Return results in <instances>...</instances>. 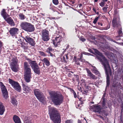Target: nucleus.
Listing matches in <instances>:
<instances>
[{
	"label": "nucleus",
	"mask_w": 123,
	"mask_h": 123,
	"mask_svg": "<svg viewBox=\"0 0 123 123\" xmlns=\"http://www.w3.org/2000/svg\"><path fill=\"white\" fill-rule=\"evenodd\" d=\"M121 121H122V119L121 118Z\"/></svg>",
	"instance_id": "nucleus-55"
},
{
	"label": "nucleus",
	"mask_w": 123,
	"mask_h": 123,
	"mask_svg": "<svg viewBox=\"0 0 123 123\" xmlns=\"http://www.w3.org/2000/svg\"><path fill=\"white\" fill-rule=\"evenodd\" d=\"M73 121L71 120H67L65 122V123H73Z\"/></svg>",
	"instance_id": "nucleus-35"
},
{
	"label": "nucleus",
	"mask_w": 123,
	"mask_h": 123,
	"mask_svg": "<svg viewBox=\"0 0 123 123\" xmlns=\"http://www.w3.org/2000/svg\"><path fill=\"white\" fill-rule=\"evenodd\" d=\"M84 120L83 121H84L86 123H87V121H86V119H85V118H84Z\"/></svg>",
	"instance_id": "nucleus-43"
},
{
	"label": "nucleus",
	"mask_w": 123,
	"mask_h": 123,
	"mask_svg": "<svg viewBox=\"0 0 123 123\" xmlns=\"http://www.w3.org/2000/svg\"><path fill=\"white\" fill-rule=\"evenodd\" d=\"M101 26H102V24H101Z\"/></svg>",
	"instance_id": "nucleus-58"
},
{
	"label": "nucleus",
	"mask_w": 123,
	"mask_h": 123,
	"mask_svg": "<svg viewBox=\"0 0 123 123\" xmlns=\"http://www.w3.org/2000/svg\"><path fill=\"white\" fill-rule=\"evenodd\" d=\"M24 67L25 70L24 79L26 82H29L30 81L31 77V70L27 62L24 63Z\"/></svg>",
	"instance_id": "nucleus-4"
},
{
	"label": "nucleus",
	"mask_w": 123,
	"mask_h": 123,
	"mask_svg": "<svg viewBox=\"0 0 123 123\" xmlns=\"http://www.w3.org/2000/svg\"><path fill=\"white\" fill-rule=\"evenodd\" d=\"M78 107H79L80 106V105H78Z\"/></svg>",
	"instance_id": "nucleus-53"
},
{
	"label": "nucleus",
	"mask_w": 123,
	"mask_h": 123,
	"mask_svg": "<svg viewBox=\"0 0 123 123\" xmlns=\"http://www.w3.org/2000/svg\"><path fill=\"white\" fill-rule=\"evenodd\" d=\"M49 113L50 118L55 123H60V116L57 110L54 107H50L49 109Z\"/></svg>",
	"instance_id": "nucleus-2"
},
{
	"label": "nucleus",
	"mask_w": 123,
	"mask_h": 123,
	"mask_svg": "<svg viewBox=\"0 0 123 123\" xmlns=\"http://www.w3.org/2000/svg\"><path fill=\"white\" fill-rule=\"evenodd\" d=\"M39 53L40 55H42L44 56H45V54L43 52L40 51Z\"/></svg>",
	"instance_id": "nucleus-38"
},
{
	"label": "nucleus",
	"mask_w": 123,
	"mask_h": 123,
	"mask_svg": "<svg viewBox=\"0 0 123 123\" xmlns=\"http://www.w3.org/2000/svg\"><path fill=\"white\" fill-rule=\"evenodd\" d=\"M63 38L61 36L57 35L55 37V39L53 41V43L54 47H56L60 46V42L62 40Z\"/></svg>",
	"instance_id": "nucleus-8"
},
{
	"label": "nucleus",
	"mask_w": 123,
	"mask_h": 123,
	"mask_svg": "<svg viewBox=\"0 0 123 123\" xmlns=\"http://www.w3.org/2000/svg\"><path fill=\"white\" fill-rule=\"evenodd\" d=\"M1 15L4 19H5L6 18L9 17V16L6 12L5 10L4 9H3L1 11Z\"/></svg>",
	"instance_id": "nucleus-19"
},
{
	"label": "nucleus",
	"mask_w": 123,
	"mask_h": 123,
	"mask_svg": "<svg viewBox=\"0 0 123 123\" xmlns=\"http://www.w3.org/2000/svg\"><path fill=\"white\" fill-rule=\"evenodd\" d=\"M92 71L96 75L98 74L99 73V72L97 70L96 68L95 67L94 68Z\"/></svg>",
	"instance_id": "nucleus-29"
},
{
	"label": "nucleus",
	"mask_w": 123,
	"mask_h": 123,
	"mask_svg": "<svg viewBox=\"0 0 123 123\" xmlns=\"http://www.w3.org/2000/svg\"><path fill=\"white\" fill-rule=\"evenodd\" d=\"M25 39L26 41L29 43L31 45L34 46L35 45V42L34 41V40L29 37L27 36L25 38Z\"/></svg>",
	"instance_id": "nucleus-12"
},
{
	"label": "nucleus",
	"mask_w": 123,
	"mask_h": 123,
	"mask_svg": "<svg viewBox=\"0 0 123 123\" xmlns=\"http://www.w3.org/2000/svg\"><path fill=\"white\" fill-rule=\"evenodd\" d=\"M43 61L44 62L47 66H49L50 65V64L49 61L46 58H44L43 59Z\"/></svg>",
	"instance_id": "nucleus-24"
},
{
	"label": "nucleus",
	"mask_w": 123,
	"mask_h": 123,
	"mask_svg": "<svg viewBox=\"0 0 123 123\" xmlns=\"http://www.w3.org/2000/svg\"><path fill=\"white\" fill-rule=\"evenodd\" d=\"M93 11L95 12H96V9L94 8H93Z\"/></svg>",
	"instance_id": "nucleus-45"
},
{
	"label": "nucleus",
	"mask_w": 123,
	"mask_h": 123,
	"mask_svg": "<svg viewBox=\"0 0 123 123\" xmlns=\"http://www.w3.org/2000/svg\"><path fill=\"white\" fill-rule=\"evenodd\" d=\"M34 93L40 102H43L44 100V97L43 94L37 89L34 91Z\"/></svg>",
	"instance_id": "nucleus-7"
},
{
	"label": "nucleus",
	"mask_w": 123,
	"mask_h": 123,
	"mask_svg": "<svg viewBox=\"0 0 123 123\" xmlns=\"http://www.w3.org/2000/svg\"><path fill=\"white\" fill-rule=\"evenodd\" d=\"M4 19L10 25L13 26L15 24L13 21L11 17L6 18L5 19Z\"/></svg>",
	"instance_id": "nucleus-18"
},
{
	"label": "nucleus",
	"mask_w": 123,
	"mask_h": 123,
	"mask_svg": "<svg viewBox=\"0 0 123 123\" xmlns=\"http://www.w3.org/2000/svg\"><path fill=\"white\" fill-rule=\"evenodd\" d=\"M53 3L55 5H57L58 3V0H53Z\"/></svg>",
	"instance_id": "nucleus-33"
},
{
	"label": "nucleus",
	"mask_w": 123,
	"mask_h": 123,
	"mask_svg": "<svg viewBox=\"0 0 123 123\" xmlns=\"http://www.w3.org/2000/svg\"><path fill=\"white\" fill-rule=\"evenodd\" d=\"M34 72L37 74H39L40 73V68L38 66L32 69Z\"/></svg>",
	"instance_id": "nucleus-22"
},
{
	"label": "nucleus",
	"mask_w": 123,
	"mask_h": 123,
	"mask_svg": "<svg viewBox=\"0 0 123 123\" xmlns=\"http://www.w3.org/2000/svg\"><path fill=\"white\" fill-rule=\"evenodd\" d=\"M19 29L13 27L11 28L9 30V32L12 36H15L18 34Z\"/></svg>",
	"instance_id": "nucleus-11"
},
{
	"label": "nucleus",
	"mask_w": 123,
	"mask_h": 123,
	"mask_svg": "<svg viewBox=\"0 0 123 123\" xmlns=\"http://www.w3.org/2000/svg\"><path fill=\"white\" fill-rule=\"evenodd\" d=\"M122 30H119L118 31V33L120 35L121 33H122Z\"/></svg>",
	"instance_id": "nucleus-41"
},
{
	"label": "nucleus",
	"mask_w": 123,
	"mask_h": 123,
	"mask_svg": "<svg viewBox=\"0 0 123 123\" xmlns=\"http://www.w3.org/2000/svg\"><path fill=\"white\" fill-rule=\"evenodd\" d=\"M0 86L4 98L5 99H6L8 97L7 90L5 86L1 82H0Z\"/></svg>",
	"instance_id": "nucleus-9"
},
{
	"label": "nucleus",
	"mask_w": 123,
	"mask_h": 123,
	"mask_svg": "<svg viewBox=\"0 0 123 123\" xmlns=\"http://www.w3.org/2000/svg\"><path fill=\"white\" fill-rule=\"evenodd\" d=\"M73 94L74 97L75 98H76L77 97L76 94V93L74 92H73Z\"/></svg>",
	"instance_id": "nucleus-40"
},
{
	"label": "nucleus",
	"mask_w": 123,
	"mask_h": 123,
	"mask_svg": "<svg viewBox=\"0 0 123 123\" xmlns=\"http://www.w3.org/2000/svg\"><path fill=\"white\" fill-rule=\"evenodd\" d=\"M28 26L26 31L29 32L33 31L35 30V28L33 25L29 23Z\"/></svg>",
	"instance_id": "nucleus-17"
},
{
	"label": "nucleus",
	"mask_w": 123,
	"mask_h": 123,
	"mask_svg": "<svg viewBox=\"0 0 123 123\" xmlns=\"http://www.w3.org/2000/svg\"><path fill=\"white\" fill-rule=\"evenodd\" d=\"M108 0H103V1L105 2H106Z\"/></svg>",
	"instance_id": "nucleus-49"
},
{
	"label": "nucleus",
	"mask_w": 123,
	"mask_h": 123,
	"mask_svg": "<svg viewBox=\"0 0 123 123\" xmlns=\"http://www.w3.org/2000/svg\"><path fill=\"white\" fill-rule=\"evenodd\" d=\"M81 83L84 86H85V81L84 80H81Z\"/></svg>",
	"instance_id": "nucleus-37"
},
{
	"label": "nucleus",
	"mask_w": 123,
	"mask_h": 123,
	"mask_svg": "<svg viewBox=\"0 0 123 123\" xmlns=\"http://www.w3.org/2000/svg\"><path fill=\"white\" fill-rule=\"evenodd\" d=\"M68 54H66L65 56H63L61 57V61L63 62H65L66 61V60L65 59V58H66V59L67 60L68 59Z\"/></svg>",
	"instance_id": "nucleus-25"
},
{
	"label": "nucleus",
	"mask_w": 123,
	"mask_h": 123,
	"mask_svg": "<svg viewBox=\"0 0 123 123\" xmlns=\"http://www.w3.org/2000/svg\"><path fill=\"white\" fill-rule=\"evenodd\" d=\"M66 49H65V50H64L63 52H62V55H63L64 54V53L65 52V51H66Z\"/></svg>",
	"instance_id": "nucleus-46"
},
{
	"label": "nucleus",
	"mask_w": 123,
	"mask_h": 123,
	"mask_svg": "<svg viewBox=\"0 0 123 123\" xmlns=\"http://www.w3.org/2000/svg\"><path fill=\"white\" fill-rule=\"evenodd\" d=\"M5 110V109L4 106L0 102V115H3Z\"/></svg>",
	"instance_id": "nucleus-20"
},
{
	"label": "nucleus",
	"mask_w": 123,
	"mask_h": 123,
	"mask_svg": "<svg viewBox=\"0 0 123 123\" xmlns=\"http://www.w3.org/2000/svg\"><path fill=\"white\" fill-rule=\"evenodd\" d=\"M98 0H94V1L95 2H97Z\"/></svg>",
	"instance_id": "nucleus-52"
},
{
	"label": "nucleus",
	"mask_w": 123,
	"mask_h": 123,
	"mask_svg": "<svg viewBox=\"0 0 123 123\" xmlns=\"http://www.w3.org/2000/svg\"><path fill=\"white\" fill-rule=\"evenodd\" d=\"M78 123H82L81 121L80 120H78Z\"/></svg>",
	"instance_id": "nucleus-44"
},
{
	"label": "nucleus",
	"mask_w": 123,
	"mask_h": 123,
	"mask_svg": "<svg viewBox=\"0 0 123 123\" xmlns=\"http://www.w3.org/2000/svg\"><path fill=\"white\" fill-rule=\"evenodd\" d=\"M80 39L83 42L84 41H85V40H86L85 39V38H82V37L80 38Z\"/></svg>",
	"instance_id": "nucleus-39"
},
{
	"label": "nucleus",
	"mask_w": 123,
	"mask_h": 123,
	"mask_svg": "<svg viewBox=\"0 0 123 123\" xmlns=\"http://www.w3.org/2000/svg\"><path fill=\"white\" fill-rule=\"evenodd\" d=\"M20 44L21 45L22 47H23V46H22L23 43H20Z\"/></svg>",
	"instance_id": "nucleus-50"
},
{
	"label": "nucleus",
	"mask_w": 123,
	"mask_h": 123,
	"mask_svg": "<svg viewBox=\"0 0 123 123\" xmlns=\"http://www.w3.org/2000/svg\"><path fill=\"white\" fill-rule=\"evenodd\" d=\"M105 2H102L100 3H99V5L100 6L102 7L104 6L105 5Z\"/></svg>",
	"instance_id": "nucleus-34"
},
{
	"label": "nucleus",
	"mask_w": 123,
	"mask_h": 123,
	"mask_svg": "<svg viewBox=\"0 0 123 123\" xmlns=\"http://www.w3.org/2000/svg\"><path fill=\"white\" fill-rule=\"evenodd\" d=\"M49 93L52 101L55 105H59L62 103L63 98L62 95H60L54 91Z\"/></svg>",
	"instance_id": "nucleus-3"
},
{
	"label": "nucleus",
	"mask_w": 123,
	"mask_h": 123,
	"mask_svg": "<svg viewBox=\"0 0 123 123\" xmlns=\"http://www.w3.org/2000/svg\"><path fill=\"white\" fill-rule=\"evenodd\" d=\"M24 122L25 123H31V119H28L27 118L24 120Z\"/></svg>",
	"instance_id": "nucleus-28"
},
{
	"label": "nucleus",
	"mask_w": 123,
	"mask_h": 123,
	"mask_svg": "<svg viewBox=\"0 0 123 123\" xmlns=\"http://www.w3.org/2000/svg\"><path fill=\"white\" fill-rule=\"evenodd\" d=\"M110 84V80H107V86H109Z\"/></svg>",
	"instance_id": "nucleus-42"
},
{
	"label": "nucleus",
	"mask_w": 123,
	"mask_h": 123,
	"mask_svg": "<svg viewBox=\"0 0 123 123\" xmlns=\"http://www.w3.org/2000/svg\"><path fill=\"white\" fill-rule=\"evenodd\" d=\"M27 59L28 61V62L32 69H33L34 68L38 66L37 64L36 63V61H31L29 59Z\"/></svg>",
	"instance_id": "nucleus-15"
},
{
	"label": "nucleus",
	"mask_w": 123,
	"mask_h": 123,
	"mask_svg": "<svg viewBox=\"0 0 123 123\" xmlns=\"http://www.w3.org/2000/svg\"><path fill=\"white\" fill-rule=\"evenodd\" d=\"M52 49L51 47H49L47 49L46 52L48 53H50V52L52 51Z\"/></svg>",
	"instance_id": "nucleus-31"
},
{
	"label": "nucleus",
	"mask_w": 123,
	"mask_h": 123,
	"mask_svg": "<svg viewBox=\"0 0 123 123\" xmlns=\"http://www.w3.org/2000/svg\"><path fill=\"white\" fill-rule=\"evenodd\" d=\"M23 90L26 92H28L30 90L28 86H25L24 84H23Z\"/></svg>",
	"instance_id": "nucleus-23"
},
{
	"label": "nucleus",
	"mask_w": 123,
	"mask_h": 123,
	"mask_svg": "<svg viewBox=\"0 0 123 123\" xmlns=\"http://www.w3.org/2000/svg\"><path fill=\"white\" fill-rule=\"evenodd\" d=\"M13 119L15 123H21L20 119L17 116H14Z\"/></svg>",
	"instance_id": "nucleus-21"
},
{
	"label": "nucleus",
	"mask_w": 123,
	"mask_h": 123,
	"mask_svg": "<svg viewBox=\"0 0 123 123\" xmlns=\"http://www.w3.org/2000/svg\"><path fill=\"white\" fill-rule=\"evenodd\" d=\"M86 70L87 73V75L90 78H92L93 79H96L97 77L95 75H93L88 69L86 68Z\"/></svg>",
	"instance_id": "nucleus-16"
},
{
	"label": "nucleus",
	"mask_w": 123,
	"mask_h": 123,
	"mask_svg": "<svg viewBox=\"0 0 123 123\" xmlns=\"http://www.w3.org/2000/svg\"><path fill=\"white\" fill-rule=\"evenodd\" d=\"M79 7H81L82 6V5L81 4H80L79 5Z\"/></svg>",
	"instance_id": "nucleus-48"
},
{
	"label": "nucleus",
	"mask_w": 123,
	"mask_h": 123,
	"mask_svg": "<svg viewBox=\"0 0 123 123\" xmlns=\"http://www.w3.org/2000/svg\"><path fill=\"white\" fill-rule=\"evenodd\" d=\"M93 111L96 112L100 113L101 112V107L100 105H93L91 106Z\"/></svg>",
	"instance_id": "nucleus-13"
},
{
	"label": "nucleus",
	"mask_w": 123,
	"mask_h": 123,
	"mask_svg": "<svg viewBox=\"0 0 123 123\" xmlns=\"http://www.w3.org/2000/svg\"><path fill=\"white\" fill-rule=\"evenodd\" d=\"M49 53L50 54V56H53V54L50 52V53Z\"/></svg>",
	"instance_id": "nucleus-47"
},
{
	"label": "nucleus",
	"mask_w": 123,
	"mask_h": 123,
	"mask_svg": "<svg viewBox=\"0 0 123 123\" xmlns=\"http://www.w3.org/2000/svg\"><path fill=\"white\" fill-rule=\"evenodd\" d=\"M73 3H74V2H73Z\"/></svg>",
	"instance_id": "nucleus-56"
},
{
	"label": "nucleus",
	"mask_w": 123,
	"mask_h": 123,
	"mask_svg": "<svg viewBox=\"0 0 123 123\" xmlns=\"http://www.w3.org/2000/svg\"><path fill=\"white\" fill-rule=\"evenodd\" d=\"M112 24L114 26H118L117 25V19L116 18H114L112 21Z\"/></svg>",
	"instance_id": "nucleus-27"
},
{
	"label": "nucleus",
	"mask_w": 123,
	"mask_h": 123,
	"mask_svg": "<svg viewBox=\"0 0 123 123\" xmlns=\"http://www.w3.org/2000/svg\"><path fill=\"white\" fill-rule=\"evenodd\" d=\"M98 17H97L93 21V23L94 24H95L96 23L98 20Z\"/></svg>",
	"instance_id": "nucleus-36"
},
{
	"label": "nucleus",
	"mask_w": 123,
	"mask_h": 123,
	"mask_svg": "<svg viewBox=\"0 0 123 123\" xmlns=\"http://www.w3.org/2000/svg\"><path fill=\"white\" fill-rule=\"evenodd\" d=\"M95 53L97 54L96 58L98 59L101 63L104 66L107 74V80H109V78L108 72H111L110 68L108 61L103 55V54L96 49H94Z\"/></svg>",
	"instance_id": "nucleus-1"
},
{
	"label": "nucleus",
	"mask_w": 123,
	"mask_h": 123,
	"mask_svg": "<svg viewBox=\"0 0 123 123\" xmlns=\"http://www.w3.org/2000/svg\"><path fill=\"white\" fill-rule=\"evenodd\" d=\"M49 32L45 30H43L42 34V39L44 41H48L49 40L48 36Z\"/></svg>",
	"instance_id": "nucleus-10"
},
{
	"label": "nucleus",
	"mask_w": 123,
	"mask_h": 123,
	"mask_svg": "<svg viewBox=\"0 0 123 123\" xmlns=\"http://www.w3.org/2000/svg\"><path fill=\"white\" fill-rule=\"evenodd\" d=\"M92 104H94V102H92Z\"/></svg>",
	"instance_id": "nucleus-54"
},
{
	"label": "nucleus",
	"mask_w": 123,
	"mask_h": 123,
	"mask_svg": "<svg viewBox=\"0 0 123 123\" xmlns=\"http://www.w3.org/2000/svg\"><path fill=\"white\" fill-rule=\"evenodd\" d=\"M1 74V71L0 69V75Z\"/></svg>",
	"instance_id": "nucleus-51"
},
{
	"label": "nucleus",
	"mask_w": 123,
	"mask_h": 123,
	"mask_svg": "<svg viewBox=\"0 0 123 123\" xmlns=\"http://www.w3.org/2000/svg\"><path fill=\"white\" fill-rule=\"evenodd\" d=\"M8 81L9 83L15 90L19 92L21 91V87L17 82L14 81L10 79H8Z\"/></svg>",
	"instance_id": "nucleus-6"
},
{
	"label": "nucleus",
	"mask_w": 123,
	"mask_h": 123,
	"mask_svg": "<svg viewBox=\"0 0 123 123\" xmlns=\"http://www.w3.org/2000/svg\"><path fill=\"white\" fill-rule=\"evenodd\" d=\"M29 23L26 22H23L21 23L20 26L22 29L26 31Z\"/></svg>",
	"instance_id": "nucleus-14"
},
{
	"label": "nucleus",
	"mask_w": 123,
	"mask_h": 123,
	"mask_svg": "<svg viewBox=\"0 0 123 123\" xmlns=\"http://www.w3.org/2000/svg\"><path fill=\"white\" fill-rule=\"evenodd\" d=\"M18 60L15 57L12 59L11 63V68L12 71L15 72H17L18 70Z\"/></svg>",
	"instance_id": "nucleus-5"
},
{
	"label": "nucleus",
	"mask_w": 123,
	"mask_h": 123,
	"mask_svg": "<svg viewBox=\"0 0 123 123\" xmlns=\"http://www.w3.org/2000/svg\"><path fill=\"white\" fill-rule=\"evenodd\" d=\"M12 103L14 105H16L17 104V101L15 99H12Z\"/></svg>",
	"instance_id": "nucleus-30"
},
{
	"label": "nucleus",
	"mask_w": 123,
	"mask_h": 123,
	"mask_svg": "<svg viewBox=\"0 0 123 123\" xmlns=\"http://www.w3.org/2000/svg\"><path fill=\"white\" fill-rule=\"evenodd\" d=\"M108 8L107 7L105 6L103 8L102 10L104 12H106L107 11Z\"/></svg>",
	"instance_id": "nucleus-32"
},
{
	"label": "nucleus",
	"mask_w": 123,
	"mask_h": 123,
	"mask_svg": "<svg viewBox=\"0 0 123 123\" xmlns=\"http://www.w3.org/2000/svg\"><path fill=\"white\" fill-rule=\"evenodd\" d=\"M19 19L21 20H24L26 18L25 15L23 13H20L18 14Z\"/></svg>",
	"instance_id": "nucleus-26"
},
{
	"label": "nucleus",
	"mask_w": 123,
	"mask_h": 123,
	"mask_svg": "<svg viewBox=\"0 0 123 123\" xmlns=\"http://www.w3.org/2000/svg\"><path fill=\"white\" fill-rule=\"evenodd\" d=\"M61 13V12H60V13Z\"/></svg>",
	"instance_id": "nucleus-57"
}]
</instances>
